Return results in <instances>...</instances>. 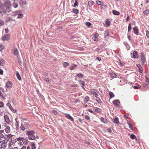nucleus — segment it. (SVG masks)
Masks as SVG:
<instances>
[{"label":"nucleus","mask_w":149,"mask_h":149,"mask_svg":"<svg viewBox=\"0 0 149 149\" xmlns=\"http://www.w3.org/2000/svg\"><path fill=\"white\" fill-rule=\"evenodd\" d=\"M0 13H9L10 12V8L11 7L10 1H7L5 3V4L1 5L0 3Z\"/></svg>","instance_id":"f257e3e1"},{"label":"nucleus","mask_w":149,"mask_h":149,"mask_svg":"<svg viewBox=\"0 0 149 149\" xmlns=\"http://www.w3.org/2000/svg\"><path fill=\"white\" fill-rule=\"evenodd\" d=\"M35 132L33 130L27 131L26 132V134L28 136L29 139L34 140L35 139V137L34 135Z\"/></svg>","instance_id":"f03ea898"},{"label":"nucleus","mask_w":149,"mask_h":149,"mask_svg":"<svg viewBox=\"0 0 149 149\" xmlns=\"http://www.w3.org/2000/svg\"><path fill=\"white\" fill-rule=\"evenodd\" d=\"M10 39V34L4 35L1 38L3 41H8Z\"/></svg>","instance_id":"7ed1b4c3"},{"label":"nucleus","mask_w":149,"mask_h":149,"mask_svg":"<svg viewBox=\"0 0 149 149\" xmlns=\"http://www.w3.org/2000/svg\"><path fill=\"white\" fill-rule=\"evenodd\" d=\"M89 92L91 94L95 95V96H98V91L96 89H91Z\"/></svg>","instance_id":"20e7f679"},{"label":"nucleus","mask_w":149,"mask_h":149,"mask_svg":"<svg viewBox=\"0 0 149 149\" xmlns=\"http://www.w3.org/2000/svg\"><path fill=\"white\" fill-rule=\"evenodd\" d=\"M141 62L142 64L144 65L146 62V60L144 54L141 53Z\"/></svg>","instance_id":"39448f33"},{"label":"nucleus","mask_w":149,"mask_h":149,"mask_svg":"<svg viewBox=\"0 0 149 149\" xmlns=\"http://www.w3.org/2000/svg\"><path fill=\"white\" fill-rule=\"evenodd\" d=\"M8 142V140L6 139L2 141V143L1 144V148H5L7 146V143Z\"/></svg>","instance_id":"423d86ee"},{"label":"nucleus","mask_w":149,"mask_h":149,"mask_svg":"<svg viewBox=\"0 0 149 149\" xmlns=\"http://www.w3.org/2000/svg\"><path fill=\"white\" fill-rule=\"evenodd\" d=\"M64 114L65 116L67 118L70 120L72 122H74V120L73 118L69 114L67 113H65Z\"/></svg>","instance_id":"0eeeda50"},{"label":"nucleus","mask_w":149,"mask_h":149,"mask_svg":"<svg viewBox=\"0 0 149 149\" xmlns=\"http://www.w3.org/2000/svg\"><path fill=\"white\" fill-rule=\"evenodd\" d=\"M6 86L8 88H11L12 87V83L10 81H8L6 83Z\"/></svg>","instance_id":"6e6552de"},{"label":"nucleus","mask_w":149,"mask_h":149,"mask_svg":"<svg viewBox=\"0 0 149 149\" xmlns=\"http://www.w3.org/2000/svg\"><path fill=\"white\" fill-rule=\"evenodd\" d=\"M13 54L17 56L19 55L18 51L16 48L15 47L13 49Z\"/></svg>","instance_id":"1a4fd4ad"},{"label":"nucleus","mask_w":149,"mask_h":149,"mask_svg":"<svg viewBox=\"0 0 149 149\" xmlns=\"http://www.w3.org/2000/svg\"><path fill=\"white\" fill-rule=\"evenodd\" d=\"M93 110L95 111L98 113H100L101 112V110L100 108L96 107H94L93 108Z\"/></svg>","instance_id":"9d476101"},{"label":"nucleus","mask_w":149,"mask_h":149,"mask_svg":"<svg viewBox=\"0 0 149 149\" xmlns=\"http://www.w3.org/2000/svg\"><path fill=\"white\" fill-rule=\"evenodd\" d=\"M20 11H18L16 12V13L18 15L17 18L19 19H20L23 17V15L22 14L20 13Z\"/></svg>","instance_id":"9b49d317"},{"label":"nucleus","mask_w":149,"mask_h":149,"mask_svg":"<svg viewBox=\"0 0 149 149\" xmlns=\"http://www.w3.org/2000/svg\"><path fill=\"white\" fill-rule=\"evenodd\" d=\"M133 30L135 34L138 35L139 34V30L138 28L135 26L133 28Z\"/></svg>","instance_id":"f8f14e48"},{"label":"nucleus","mask_w":149,"mask_h":149,"mask_svg":"<svg viewBox=\"0 0 149 149\" xmlns=\"http://www.w3.org/2000/svg\"><path fill=\"white\" fill-rule=\"evenodd\" d=\"M133 56L134 58H138L139 56L137 51H134L133 52Z\"/></svg>","instance_id":"ddd939ff"},{"label":"nucleus","mask_w":149,"mask_h":149,"mask_svg":"<svg viewBox=\"0 0 149 149\" xmlns=\"http://www.w3.org/2000/svg\"><path fill=\"white\" fill-rule=\"evenodd\" d=\"M136 66L139 68V72L141 73H142L143 72V69L142 68V66L140 64H137Z\"/></svg>","instance_id":"4468645a"},{"label":"nucleus","mask_w":149,"mask_h":149,"mask_svg":"<svg viewBox=\"0 0 149 149\" xmlns=\"http://www.w3.org/2000/svg\"><path fill=\"white\" fill-rule=\"evenodd\" d=\"M113 104L116 106H119L120 103L119 101L118 100H114L113 101Z\"/></svg>","instance_id":"2eb2a0df"},{"label":"nucleus","mask_w":149,"mask_h":149,"mask_svg":"<svg viewBox=\"0 0 149 149\" xmlns=\"http://www.w3.org/2000/svg\"><path fill=\"white\" fill-rule=\"evenodd\" d=\"M99 34L98 33L95 34L93 36L94 40L96 41H97L98 39Z\"/></svg>","instance_id":"dca6fc26"},{"label":"nucleus","mask_w":149,"mask_h":149,"mask_svg":"<svg viewBox=\"0 0 149 149\" xmlns=\"http://www.w3.org/2000/svg\"><path fill=\"white\" fill-rule=\"evenodd\" d=\"M112 120L113 123L114 124H118L119 122L118 119L117 117L113 118Z\"/></svg>","instance_id":"f3484780"},{"label":"nucleus","mask_w":149,"mask_h":149,"mask_svg":"<svg viewBox=\"0 0 149 149\" xmlns=\"http://www.w3.org/2000/svg\"><path fill=\"white\" fill-rule=\"evenodd\" d=\"M4 118L5 120V122L7 123H9L10 122V119L8 116L5 115L4 116Z\"/></svg>","instance_id":"a211bd4d"},{"label":"nucleus","mask_w":149,"mask_h":149,"mask_svg":"<svg viewBox=\"0 0 149 149\" xmlns=\"http://www.w3.org/2000/svg\"><path fill=\"white\" fill-rule=\"evenodd\" d=\"M100 120L101 121L105 124H107L108 123L107 120L103 117L101 118Z\"/></svg>","instance_id":"6ab92c4d"},{"label":"nucleus","mask_w":149,"mask_h":149,"mask_svg":"<svg viewBox=\"0 0 149 149\" xmlns=\"http://www.w3.org/2000/svg\"><path fill=\"white\" fill-rule=\"evenodd\" d=\"M98 96H95L96 97V100L99 103L101 104L102 103V101L100 98L98 97Z\"/></svg>","instance_id":"aec40b11"},{"label":"nucleus","mask_w":149,"mask_h":149,"mask_svg":"<svg viewBox=\"0 0 149 149\" xmlns=\"http://www.w3.org/2000/svg\"><path fill=\"white\" fill-rule=\"evenodd\" d=\"M112 13L114 15H118L120 14V13L119 12L114 10H112Z\"/></svg>","instance_id":"412c9836"},{"label":"nucleus","mask_w":149,"mask_h":149,"mask_svg":"<svg viewBox=\"0 0 149 149\" xmlns=\"http://www.w3.org/2000/svg\"><path fill=\"white\" fill-rule=\"evenodd\" d=\"M110 21L108 19H107L105 22L106 26L107 27L109 26L110 25Z\"/></svg>","instance_id":"4be33fe9"},{"label":"nucleus","mask_w":149,"mask_h":149,"mask_svg":"<svg viewBox=\"0 0 149 149\" xmlns=\"http://www.w3.org/2000/svg\"><path fill=\"white\" fill-rule=\"evenodd\" d=\"M10 128L9 126H7L5 128V132L7 133H10Z\"/></svg>","instance_id":"5701e85b"},{"label":"nucleus","mask_w":149,"mask_h":149,"mask_svg":"<svg viewBox=\"0 0 149 149\" xmlns=\"http://www.w3.org/2000/svg\"><path fill=\"white\" fill-rule=\"evenodd\" d=\"M127 123L128 125H129V127L130 128L131 130H133V126L130 123L129 121H127Z\"/></svg>","instance_id":"b1692460"},{"label":"nucleus","mask_w":149,"mask_h":149,"mask_svg":"<svg viewBox=\"0 0 149 149\" xmlns=\"http://www.w3.org/2000/svg\"><path fill=\"white\" fill-rule=\"evenodd\" d=\"M5 63V61L2 59L0 60V65L1 66H3Z\"/></svg>","instance_id":"393cba45"},{"label":"nucleus","mask_w":149,"mask_h":149,"mask_svg":"<svg viewBox=\"0 0 149 149\" xmlns=\"http://www.w3.org/2000/svg\"><path fill=\"white\" fill-rule=\"evenodd\" d=\"M69 65V63L67 62H64L63 63V65L64 68H66Z\"/></svg>","instance_id":"a878e982"},{"label":"nucleus","mask_w":149,"mask_h":149,"mask_svg":"<svg viewBox=\"0 0 149 149\" xmlns=\"http://www.w3.org/2000/svg\"><path fill=\"white\" fill-rule=\"evenodd\" d=\"M79 84H80L81 85V86L84 89V86L85 84V82H84V81H79Z\"/></svg>","instance_id":"bb28decb"},{"label":"nucleus","mask_w":149,"mask_h":149,"mask_svg":"<svg viewBox=\"0 0 149 149\" xmlns=\"http://www.w3.org/2000/svg\"><path fill=\"white\" fill-rule=\"evenodd\" d=\"M90 99L89 97L88 96H86L84 99V102H88Z\"/></svg>","instance_id":"cd10ccee"},{"label":"nucleus","mask_w":149,"mask_h":149,"mask_svg":"<svg viewBox=\"0 0 149 149\" xmlns=\"http://www.w3.org/2000/svg\"><path fill=\"white\" fill-rule=\"evenodd\" d=\"M77 67V65L75 64L73 65H72L70 67V69L71 70H73L74 68Z\"/></svg>","instance_id":"c85d7f7f"},{"label":"nucleus","mask_w":149,"mask_h":149,"mask_svg":"<svg viewBox=\"0 0 149 149\" xmlns=\"http://www.w3.org/2000/svg\"><path fill=\"white\" fill-rule=\"evenodd\" d=\"M84 117L85 119L89 121H90V118L89 116L88 115H85Z\"/></svg>","instance_id":"c756f323"},{"label":"nucleus","mask_w":149,"mask_h":149,"mask_svg":"<svg viewBox=\"0 0 149 149\" xmlns=\"http://www.w3.org/2000/svg\"><path fill=\"white\" fill-rule=\"evenodd\" d=\"M109 95L110 98H111L114 97V95L113 93L111 92L110 91L109 92Z\"/></svg>","instance_id":"7c9ffc66"},{"label":"nucleus","mask_w":149,"mask_h":149,"mask_svg":"<svg viewBox=\"0 0 149 149\" xmlns=\"http://www.w3.org/2000/svg\"><path fill=\"white\" fill-rule=\"evenodd\" d=\"M88 3L89 6L90 7H91L94 4V2L93 1H89Z\"/></svg>","instance_id":"2f4dec72"},{"label":"nucleus","mask_w":149,"mask_h":149,"mask_svg":"<svg viewBox=\"0 0 149 149\" xmlns=\"http://www.w3.org/2000/svg\"><path fill=\"white\" fill-rule=\"evenodd\" d=\"M78 6V0H75V3L74 4L73 7H75L77 6Z\"/></svg>","instance_id":"473e14b6"},{"label":"nucleus","mask_w":149,"mask_h":149,"mask_svg":"<svg viewBox=\"0 0 149 149\" xmlns=\"http://www.w3.org/2000/svg\"><path fill=\"white\" fill-rule=\"evenodd\" d=\"M146 35L147 38L149 39V31L147 30H146Z\"/></svg>","instance_id":"72a5a7b5"},{"label":"nucleus","mask_w":149,"mask_h":149,"mask_svg":"<svg viewBox=\"0 0 149 149\" xmlns=\"http://www.w3.org/2000/svg\"><path fill=\"white\" fill-rule=\"evenodd\" d=\"M97 3L99 5H102L103 4V2L102 1H96Z\"/></svg>","instance_id":"f704fd0d"},{"label":"nucleus","mask_w":149,"mask_h":149,"mask_svg":"<svg viewBox=\"0 0 149 149\" xmlns=\"http://www.w3.org/2000/svg\"><path fill=\"white\" fill-rule=\"evenodd\" d=\"M73 12L75 14H77L79 12V11L77 9L73 8Z\"/></svg>","instance_id":"c9c22d12"},{"label":"nucleus","mask_w":149,"mask_h":149,"mask_svg":"<svg viewBox=\"0 0 149 149\" xmlns=\"http://www.w3.org/2000/svg\"><path fill=\"white\" fill-rule=\"evenodd\" d=\"M5 48V47L4 45L2 44H0V51H1L3 49Z\"/></svg>","instance_id":"e433bc0d"},{"label":"nucleus","mask_w":149,"mask_h":149,"mask_svg":"<svg viewBox=\"0 0 149 149\" xmlns=\"http://www.w3.org/2000/svg\"><path fill=\"white\" fill-rule=\"evenodd\" d=\"M16 76L17 77V79L19 80H20L21 79V77L19 75V74L18 73H17L16 74Z\"/></svg>","instance_id":"4c0bfd02"},{"label":"nucleus","mask_w":149,"mask_h":149,"mask_svg":"<svg viewBox=\"0 0 149 149\" xmlns=\"http://www.w3.org/2000/svg\"><path fill=\"white\" fill-rule=\"evenodd\" d=\"M143 13L144 14H145L146 15H147L149 13V10L148 9H147V10L144 11L143 12Z\"/></svg>","instance_id":"58836bf2"},{"label":"nucleus","mask_w":149,"mask_h":149,"mask_svg":"<svg viewBox=\"0 0 149 149\" xmlns=\"http://www.w3.org/2000/svg\"><path fill=\"white\" fill-rule=\"evenodd\" d=\"M130 138L132 139H135L136 138V136L133 134H131L130 135Z\"/></svg>","instance_id":"ea45409f"},{"label":"nucleus","mask_w":149,"mask_h":149,"mask_svg":"<svg viewBox=\"0 0 149 149\" xmlns=\"http://www.w3.org/2000/svg\"><path fill=\"white\" fill-rule=\"evenodd\" d=\"M77 76H78L79 78V77L83 78L84 77V75H83V74L81 73L77 74Z\"/></svg>","instance_id":"a19ab883"},{"label":"nucleus","mask_w":149,"mask_h":149,"mask_svg":"<svg viewBox=\"0 0 149 149\" xmlns=\"http://www.w3.org/2000/svg\"><path fill=\"white\" fill-rule=\"evenodd\" d=\"M31 147L32 149H36V146L35 144L34 143H32L31 144Z\"/></svg>","instance_id":"79ce46f5"},{"label":"nucleus","mask_w":149,"mask_h":149,"mask_svg":"<svg viewBox=\"0 0 149 149\" xmlns=\"http://www.w3.org/2000/svg\"><path fill=\"white\" fill-rule=\"evenodd\" d=\"M86 25L88 27H90L91 25V24L90 22H86Z\"/></svg>","instance_id":"37998d69"},{"label":"nucleus","mask_w":149,"mask_h":149,"mask_svg":"<svg viewBox=\"0 0 149 149\" xmlns=\"http://www.w3.org/2000/svg\"><path fill=\"white\" fill-rule=\"evenodd\" d=\"M131 29V24L130 23L128 26V32H129Z\"/></svg>","instance_id":"c03bdc74"},{"label":"nucleus","mask_w":149,"mask_h":149,"mask_svg":"<svg viewBox=\"0 0 149 149\" xmlns=\"http://www.w3.org/2000/svg\"><path fill=\"white\" fill-rule=\"evenodd\" d=\"M107 6L105 5H102L101 6V8L104 9L107 8Z\"/></svg>","instance_id":"a18cd8bd"},{"label":"nucleus","mask_w":149,"mask_h":149,"mask_svg":"<svg viewBox=\"0 0 149 149\" xmlns=\"http://www.w3.org/2000/svg\"><path fill=\"white\" fill-rule=\"evenodd\" d=\"M20 3L23 5H25L26 4V2L25 1H22Z\"/></svg>","instance_id":"49530a36"},{"label":"nucleus","mask_w":149,"mask_h":149,"mask_svg":"<svg viewBox=\"0 0 149 149\" xmlns=\"http://www.w3.org/2000/svg\"><path fill=\"white\" fill-rule=\"evenodd\" d=\"M52 112L55 115H57L58 113L57 112V111L55 110H53L52 111Z\"/></svg>","instance_id":"de8ad7c7"},{"label":"nucleus","mask_w":149,"mask_h":149,"mask_svg":"<svg viewBox=\"0 0 149 149\" xmlns=\"http://www.w3.org/2000/svg\"><path fill=\"white\" fill-rule=\"evenodd\" d=\"M109 35V32L108 30L106 31L105 33V36H107Z\"/></svg>","instance_id":"09e8293b"},{"label":"nucleus","mask_w":149,"mask_h":149,"mask_svg":"<svg viewBox=\"0 0 149 149\" xmlns=\"http://www.w3.org/2000/svg\"><path fill=\"white\" fill-rule=\"evenodd\" d=\"M9 107L10 108V109L12 111H14V109L13 108V107L11 106L10 104V105H9Z\"/></svg>","instance_id":"8fccbe9b"},{"label":"nucleus","mask_w":149,"mask_h":149,"mask_svg":"<svg viewBox=\"0 0 149 149\" xmlns=\"http://www.w3.org/2000/svg\"><path fill=\"white\" fill-rule=\"evenodd\" d=\"M13 6L14 8H16L18 6V5L16 3H14L13 4Z\"/></svg>","instance_id":"3c124183"},{"label":"nucleus","mask_w":149,"mask_h":149,"mask_svg":"<svg viewBox=\"0 0 149 149\" xmlns=\"http://www.w3.org/2000/svg\"><path fill=\"white\" fill-rule=\"evenodd\" d=\"M17 143H18V145L19 146H21L23 145L22 143V142L20 141H18Z\"/></svg>","instance_id":"603ef678"},{"label":"nucleus","mask_w":149,"mask_h":149,"mask_svg":"<svg viewBox=\"0 0 149 149\" xmlns=\"http://www.w3.org/2000/svg\"><path fill=\"white\" fill-rule=\"evenodd\" d=\"M21 130L24 131L25 129V127L23 125H22L20 127Z\"/></svg>","instance_id":"864d4df0"},{"label":"nucleus","mask_w":149,"mask_h":149,"mask_svg":"<svg viewBox=\"0 0 149 149\" xmlns=\"http://www.w3.org/2000/svg\"><path fill=\"white\" fill-rule=\"evenodd\" d=\"M4 104L2 102H0V107H3Z\"/></svg>","instance_id":"5fc2aeb1"},{"label":"nucleus","mask_w":149,"mask_h":149,"mask_svg":"<svg viewBox=\"0 0 149 149\" xmlns=\"http://www.w3.org/2000/svg\"><path fill=\"white\" fill-rule=\"evenodd\" d=\"M88 111H89L90 113H92L94 114H95L94 113V111H93L92 110H91L90 109H88Z\"/></svg>","instance_id":"6e6d98bb"},{"label":"nucleus","mask_w":149,"mask_h":149,"mask_svg":"<svg viewBox=\"0 0 149 149\" xmlns=\"http://www.w3.org/2000/svg\"><path fill=\"white\" fill-rule=\"evenodd\" d=\"M44 80L47 82H49V79L48 78H45L44 79Z\"/></svg>","instance_id":"4d7b16f0"},{"label":"nucleus","mask_w":149,"mask_h":149,"mask_svg":"<svg viewBox=\"0 0 149 149\" xmlns=\"http://www.w3.org/2000/svg\"><path fill=\"white\" fill-rule=\"evenodd\" d=\"M5 33H8L9 32V30L8 28H6L5 29Z\"/></svg>","instance_id":"13d9d810"},{"label":"nucleus","mask_w":149,"mask_h":149,"mask_svg":"<svg viewBox=\"0 0 149 149\" xmlns=\"http://www.w3.org/2000/svg\"><path fill=\"white\" fill-rule=\"evenodd\" d=\"M133 88L135 89H138L140 88V87L139 86H134Z\"/></svg>","instance_id":"bf43d9fd"},{"label":"nucleus","mask_w":149,"mask_h":149,"mask_svg":"<svg viewBox=\"0 0 149 149\" xmlns=\"http://www.w3.org/2000/svg\"><path fill=\"white\" fill-rule=\"evenodd\" d=\"M28 142V140L26 139H24L23 141V143H24V142H25L26 143Z\"/></svg>","instance_id":"052dcab7"},{"label":"nucleus","mask_w":149,"mask_h":149,"mask_svg":"<svg viewBox=\"0 0 149 149\" xmlns=\"http://www.w3.org/2000/svg\"><path fill=\"white\" fill-rule=\"evenodd\" d=\"M3 70L1 69H0V74L1 75H2L3 74Z\"/></svg>","instance_id":"680f3d73"},{"label":"nucleus","mask_w":149,"mask_h":149,"mask_svg":"<svg viewBox=\"0 0 149 149\" xmlns=\"http://www.w3.org/2000/svg\"><path fill=\"white\" fill-rule=\"evenodd\" d=\"M4 24V22L3 21H0V26H2Z\"/></svg>","instance_id":"e2e57ef3"},{"label":"nucleus","mask_w":149,"mask_h":149,"mask_svg":"<svg viewBox=\"0 0 149 149\" xmlns=\"http://www.w3.org/2000/svg\"><path fill=\"white\" fill-rule=\"evenodd\" d=\"M4 137V135L1 133H0V138H3Z\"/></svg>","instance_id":"0e129e2a"},{"label":"nucleus","mask_w":149,"mask_h":149,"mask_svg":"<svg viewBox=\"0 0 149 149\" xmlns=\"http://www.w3.org/2000/svg\"><path fill=\"white\" fill-rule=\"evenodd\" d=\"M130 19V17L129 16H128L127 17L126 20L127 21H128Z\"/></svg>","instance_id":"69168bd1"},{"label":"nucleus","mask_w":149,"mask_h":149,"mask_svg":"<svg viewBox=\"0 0 149 149\" xmlns=\"http://www.w3.org/2000/svg\"><path fill=\"white\" fill-rule=\"evenodd\" d=\"M113 77H116V75L115 74H112V75Z\"/></svg>","instance_id":"338daca9"},{"label":"nucleus","mask_w":149,"mask_h":149,"mask_svg":"<svg viewBox=\"0 0 149 149\" xmlns=\"http://www.w3.org/2000/svg\"><path fill=\"white\" fill-rule=\"evenodd\" d=\"M21 149H26V148L25 146H24Z\"/></svg>","instance_id":"774afa93"}]
</instances>
